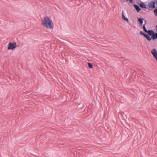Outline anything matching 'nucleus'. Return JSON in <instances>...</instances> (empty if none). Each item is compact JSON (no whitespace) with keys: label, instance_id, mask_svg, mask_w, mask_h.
Instances as JSON below:
<instances>
[{"label":"nucleus","instance_id":"obj_1","mask_svg":"<svg viewBox=\"0 0 157 157\" xmlns=\"http://www.w3.org/2000/svg\"><path fill=\"white\" fill-rule=\"evenodd\" d=\"M41 24L44 27L47 28L52 29L54 27L53 22L48 17H44Z\"/></svg>","mask_w":157,"mask_h":157},{"label":"nucleus","instance_id":"obj_2","mask_svg":"<svg viewBox=\"0 0 157 157\" xmlns=\"http://www.w3.org/2000/svg\"><path fill=\"white\" fill-rule=\"evenodd\" d=\"M17 43L16 42L11 43L10 42L8 45V49L9 50H13L16 48Z\"/></svg>","mask_w":157,"mask_h":157},{"label":"nucleus","instance_id":"obj_3","mask_svg":"<svg viewBox=\"0 0 157 157\" xmlns=\"http://www.w3.org/2000/svg\"><path fill=\"white\" fill-rule=\"evenodd\" d=\"M151 54L155 58L157 61V51L154 48L151 50Z\"/></svg>","mask_w":157,"mask_h":157},{"label":"nucleus","instance_id":"obj_4","mask_svg":"<svg viewBox=\"0 0 157 157\" xmlns=\"http://www.w3.org/2000/svg\"><path fill=\"white\" fill-rule=\"evenodd\" d=\"M148 6L150 8L154 9L155 8V1H152L148 3Z\"/></svg>","mask_w":157,"mask_h":157},{"label":"nucleus","instance_id":"obj_5","mask_svg":"<svg viewBox=\"0 0 157 157\" xmlns=\"http://www.w3.org/2000/svg\"><path fill=\"white\" fill-rule=\"evenodd\" d=\"M133 6L138 12H139L141 10V9L137 5L134 4L133 5Z\"/></svg>","mask_w":157,"mask_h":157},{"label":"nucleus","instance_id":"obj_6","mask_svg":"<svg viewBox=\"0 0 157 157\" xmlns=\"http://www.w3.org/2000/svg\"><path fill=\"white\" fill-rule=\"evenodd\" d=\"M146 33H147L149 36H151L154 34V32L152 30H149Z\"/></svg>","mask_w":157,"mask_h":157},{"label":"nucleus","instance_id":"obj_7","mask_svg":"<svg viewBox=\"0 0 157 157\" xmlns=\"http://www.w3.org/2000/svg\"><path fill=\"white\" fill-rule=\"evenodd\" d=\"M122 19L125 21H126L127 22H128L129 20H128V19L127 18L125 17V16L124 15V11H122Z\"/></svg>","mask_w":157,"mask_h":157},{"label":"nucleus","instance_id":"obj_8","mask_svg":"<svg viewBox=\"0 0 157 157\" xmlns=\"http://www.w3.org/2000/svg\"><path fill=\"white\" fill-rule=\"evenodd\" d=\"M140 6L141 8H144L145 9H146L147 8L146 5L143 2H141L140 3Z\"/></svg>","mask_w":157,"mask_h":157},{"label":"nucleus","instance_id":"obj_9","mask_svg":"<svg viewBox=\"0 0 157 157\" xmlns=\"http://www.w3.org/2000/svg\"><path fill=\"white\" fill-rule=\"evenodd\" d=\"M151 38L153 40H155L156 39H157V33H155L152 36H151Z\"/></svg>","mask_w":157,"mask_h":157},{"label":"nucleus","instance_id":"obj_10","mask_svg":"<svg viewBox=\"0 0 157 157\" xmlns=\"http://www.w3.org/2000/svg\"><path fill=\"white\" fill-rule=\"evenodd\" d=\"M143 20L144 19L143 18H139L138 19V21L139 22L141 26H142V25L143 22Z\"/></svg>","mask_w":157,"mask_h":157},{"label":"nucleus","instance_id":"obj_11","mask_svg":"<svg viewBox=\"0 0 157 157\" xmlns=\"http://www.w3.org/2000/svg\"><path fill=\"white\" fill-rule=\"evenodd\" d=\"M150 36H149L148 34H146L144 36V37L149 41L151 40V38L150 37Z\"/></svg>","mask_w":157,"mask_h":157},{"label":"nucleus","instance_id":"obj_12","mask_svg":"<svg viewBox=\"0 0 157 157\" xmlns=\"http://www.w3.org/2000/svg\"><path fill=\"white\" fill-rule=\"evenodd\" d=\"M150 36H149L148 34H146L144 36V37L149 41L151 40V38L150 37Z\"/></svg>","mask_w":157,"mask_h":157},{"label":"nucleus","instance_id":"obj_13","mask_svg":"<svg viewBox=\"0 0 157 157\" xmlns=\"http://www.w3.org/2000/svg\"><path fill=\"white\" fill-rule=\"evenodd\" d=\"M146 21L145 20V24H146ZM143 29L144 31L146 32V33H147V31L148 30H147V29H146V27H145V24H144L143 26Z\"/></svg>","mask_w":157,"mask_h":157},{"label":"nucleus","instance_id":"obj_14","mask_svg":"<svg viewBox=\"0 0 157 157\" xmlns=\"http://www.w3.org/2000/svg\"><path fill=\"white\" fill-rule=\"evenodd\" d=\"M88 67L89 68H92L93 66L91 63H88Z\"/></svg>","mask_w":157,"mask_h":157},{"label":"nucleus","instance_id":"obj_15","mask_svg":"<svg viewBox=\"0 0 157 157\" xmlns=\"http://www.w3.org/2000/svg\"><path fill=\"white\" fill-rule=\"evenodd\" d=\"M140 34H141V35H143L144 36L146 35V33H144L143 31H140Z\"/></svg>","mask_w":157,"mask_h":157},{"label":"nucleus","instance_id":"obj_16","mask_svg":"<svg viewBox=\"0 0 157 157\" xmlns=\"http://www.w3.org/2000/svg\"><path fill=\"white\" fill-rule=\"evenodd\" d=\"M154 12L155 16H157V8L154 10Z\"/></svg>","mask_w":157,"mask_h":157},{"label":"nucleus","instance_id":"obj_17","mask_svg":"<svg viewBox=\"0 0 157 157\" xmlns=\"http://www.w3.org/2000/svg\"><path fill=\"white\" fill-rule=\"evenodd\" d=\"M155 4H156V5H157V0L155 1Z\"/></svg>","mask_w":157,"mask_h":157},{"label":"nucleus","instance_id":"obj_18","mask_svg":"<svg viewBox=\"0 0 157 157\" xmlns=\"http://www.w3.org/2000/svg\"><path fill=\"white\" fill-rule=\"evenodd\" d=\"M155 29H156V31H157V25H156L155 27Z\"/></svg>","mask_w":157,"mask_h":157}]
</instances>
